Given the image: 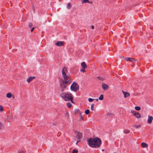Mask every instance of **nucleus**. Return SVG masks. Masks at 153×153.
<instances>
[{
  "label": "nucleus",
  "instance_id": "20",
  "mask_svg": "<svg viewBox=\"0 0 153 153\" xmlns=\"http://www.w3.org/2000/svg\"><path fill=\"white\" fill-rule=\"evenodd\" d=\"M90 112V111L88 109H87L86 110L85 112V113L86 114H88Z\"/></svg>",
  "mask_w": 153,
  "mask_h": 153
},
{
  "label": "nucleus",
  "instance_id": "15",
  "mask_svg": "<svg viewBox=\"0 0 153 153\" xmlns=\"http://www.w3.org/2000/svg\"><path fill=\"white\" fill-rule=\"evenodd\" d=\"M4 110L3 106L0 105V112H2Z\"/></svg>",
  "mask_w": 153,
  "mask_h": 153
},
{
  "label": "nucleus",
  "instance_id": "11",
  "mask_svg": "<svg viewBox=\"0 0 153 153\" xmlns=\"http://www.w3.org/2000/svg\"><path fill=\"white\" fill-rule=\"evenodd\" d=\"M81 65L82 68H86L87 66L84 62H83L81 63Z\"/></svg>",
  "mask_w": 153,
  "mask_h": 153
},
{
  "label": "nucleus",
  "instance_id": "12",
  "mask_svg": "<svg viewBox=\"0 0 153 153\" xmlns=\"http://www.w3.org/2000/svg\"><path fill=\"white\" fill-rule=\"evenodd\" d=\"M134 116L137 118H140L141 117V116L140 114L138 112H137L135 115H134Z\"/></svg>",
  "mask_w": 153,
  "mask_h": 153
},
{
  "label": "nucleus",
  "instance_id": "32",
  "mask_svg": "<svg viewBox=\"0 0 153 153\" xmlns=\"http://www.w3.org/2000/svg\"><path fill=\"white\" fill-rule=\"evenodd\" d=\"M140 125H138L137 126H134V127L136 128H137L139 127H140Z\"/></svg>",
  "mask_w": 153,
  "mask_h": 153
},
{
  "label": "nucleus",
  "instance_id": "35",
  "mask_svg": "<svg viewBox=\"0 0 153 153\" xmlns=\"http://www.w3.org/2000/svg\"><path fill=\"white\" fill-rule=\"evenodd\" d=\"M97 78L100 80H102V78L101 77L99 76L97 77Z\"/></svg>",
  "mask_w": 153,
  "mask_h": 153
},
{
  "label": "nucleus",
  "instance_id": "1",
  "mask_svg": "<svg viewBox=\"0 0 153 153\" xmlns=\"http://www.w3.org/2000/svg\"><path fill=\"white\" fill-rule=\"evenodd\" d=\"M62 74L64 79L61 81L60 83V87L62 91H64V89L67 85L70 84L72 80L70 78V75L68 74L67 68L64 67L62 70Z\"/></svg>",
  "mask_w": 153,
  "mask_h": 153
},
{
  "label": "nucleus",
  "instance_id": "38",
  "mask_svg": "<svg viewBox=\"0 0 153 153\" xmlns=\"http://www.w3.org/2000/svg\"><path fill=\"white\" fill-rule=\"evenodd\" d=\"M66 114H67V117L68 118L69 117L68 113V112H67Z\"/></svg>",
  "mask_w": 153,
  "mask_h": 153
},
{
  "label": "nucleus",
  "instance_id": "25",
  "mask_svg": "<svg viewBox=\"0 0 153 153\" xmlns=\"http://www.w3.org/2000/svg\"><path fill=\"white\" fill-rule=\"evenodd\" d=\"M67 106L68 107H71V104L69 102L67 103Z\"/></svg>",
  "mask_w": 153,
  "mask_h": 153
},
{
  "label": "nucleus",
  "instance_id": "9",
  "mask_svg": "<svg viewBox=\"0 0 153 153\" xmlns=\"http://www.w3.org/2000/svg\"><path fill=\"white\" fill-rule=\"evenodd\" d=\"M35 78V77L34 76L30 77L27 79V81L28 83H29Z\"/></svg>",
  "mask_w": 153,
  "mask_h": 153
},
{
  "label": "nucleus",
  "instance_id": "3",
  "mask_svg": "<svg viewBox=\"0 0 153 153\" xmlns=\"http://www.w3.org/2000/svg\"><path fill=\"white\" fill-rule=\"evenodd\" d=\"M60 96L65 100H70L71 102L74 103L73 101V97L72 94L70 93H63L61 94Z\"/></svg>",
  "mask_w": 153,
  "mask_h": 153
},
{
  "label": "nucleus",
  "instance_id": "8",
  "mask_svg": "<svg viewBox=\"0 0 153 153\" xmlns=\"http://www.w3.org/2000/svg\"><path fill=\"white\" fill-rule=\"evenodd\" d=\"M122 92L124 95V97L125 98L128 97L130 95V93L128 92H126L123 91H122Z\"/></svg>",
  "mask_w": 153,
  "mask_h": 153
},
{
  "label": "nucleus",
  "instance_id": "27",
  "mask_svg": "<svg viewBox=\"0 0 153 153\" xmlns=\"http://www.w3.org/2000/svg\"><path fill=\"white\" fill-rule=\"evenodd\" d=\"M94 99H92L91 98H89L88 99V101L89 102H92Z\"/></svg>",
  "mask_w": 153,
  "mask_h": 153
},
{
  "label": "nucleus",
  "instance_id": "39",
  "mask_svg": "<svg viewBox=\"0 0 153 153\" xmlns=\"http://www.w3.org/2000/svg\"><path fill=\"white\" fill-rule=\"evenodd\" d=\"M79 141H80V140H79L78 141H77V142L76 143V144H77V143H78L79 142Z\"/></svg>",
  "mask_w": 153,
  "mask_h": 153
},
{
  "label": "nucleus",
  "instance_id": "14",
  "mask_svg": "<svg viewBox=\"0 0 153 153\" xmlns=\"http://www.w3.org/2000/svg\"><path fill=\"white\" fill-rule=\"evenodd\" d=\"M12 96V94L11 93L9 92L7 93L6 94V97L8 98H10Z\"/></svg>",
  "mask_w": 153,
  "mask_h": 153
},
{
  "label": "nucleus",
  "instance_id": "18",
  "mask_svg": "<svg viewBox=\"0 0 153 153\" xmlns=\"http://www.w3.org/2000/svg\"><path fill=\"white\" fill-rule=\"evenodd\" d=\"M82 3H91V2H89V0H82Z\"/></svg>",
  "mask_w": 153,
  "mask_h": 153
},
{
  "label": "nucleus",
  "instance_id": "29",
  "mask_svg": "<svg viewBox=\"0 0 153 153\" xmlns=\"http://www.w3.org/2000/svg\"><path fill=\"white\" fill-rule=\"evenodd\" d=\"M28 26L30 28H31L33 26V24L32 23H29L28 25Z\"/></svg>",
  "mask_w": 153,
  "mask_h": 153
},
{
  "label": "nucleus",
  "instance_id": "28",
  "mask_svg": "<svg viewBox=\"0 0 153 153\" xmlns=\"http://www.w3.org/2000/svg\"><path fill=\"white\" fill-rule=\"evenodd\" d=\"M131 58H129V57H126L125 58V59L127 61H130V59Z\"/></svg>",
  "mask_w": 153,
  "mask_h": 153
},
{
  "label": "nucleus",
  "instance_id": "26",
  "mask_svg": "<svg viewBox=\"0 0 153 153\" xmlns=\"http://www.w3.org/2000/svg\"><path fill=\"white\" fill-rule=\"evenodd\" d=\"M94 104H92L91 105V110L92 111H93L94 110Z\"/></svg>",
  "mask_w": 153,
  "mask_h": 153
},
{
  "label": "nucleus",
  "instance_id": "40",
  "mask_svg": "<svg viewBox=\"0 0 153 153\" xmlns=\"http://www.w3.org/2000/svg\"><path fill=\"white\" fill-rule=\"evenodd\" d=\"M80 117L81 119H82L83 118L81 115Z\"/></svg>",
  "mask_w": 153,
  "mask_h": 153
},
{
  "label": "nucleus",
  "instance_id": "37",
  "mask_svg": "<svg viewBox=\"0 0 153 153\" xmlns=\"http://www.w3.org/2000/svg\"><path fill=\"white\" fill-rule=\"evenodd\" d=\"M126 35H124L123 36H121V37H123V38H126V37L125 36Z\"/></svg>",
  "mask_w": 153,
  "mask_h": 153
},
{
  "label": "nucleus",
  "instance_id": "36",
  "mask_svg": "<svg viewBox=\"0 0 153 153\" xmlns=\"http://www.w3.org/2000/svg\"><path fill=\"white\" fill-rule=\"evenodd\" d=\"M94 28V26H93V25L91 26V29H93Z\"/></svg>",
  "mask_w": 153,
  "mask_h": 153
},
{
  "label": "nucleus",
  "instance_id": "31",
  "mask_svg": "<svg viewBox=\"0 0 153 153\" xmlns=\"http://www.w3.org/2000/svg\"><path fill=\"white\" fill-rule=\"evenodd\" d=\"M18 153H24V152L22 150L18 151Z\"/></svg>",
  "mask_w": 153,
  "mask_h": 153
},
{
  "label": "nucleus",
  "instance_id": "42",
  "mask_svg": "<svg viewBox=\"0 0 153 153\" xmlns=\"http://www.w3.org/2000/svg\"><path fill=\"white\" fill-rule=\"evenodd\" d=\"M113 153H115V152H114Z\"/></svg>",
  "mask_w": 153,
  "mask_h": 153
},
{
  "label": "nucleus",
  "instance_id": "10",
  "mask_svg": "<svg viewBox=\"0 0 153 153\" xmlns=\"http://www.w3.org/2000/svg\"><path fill=\"white\" fill-rule=\"evenodd\" d=\"M153 119V117L151 116H149L147 120V122L149 123H152Z\"/></svg>",
  "mask_w": 153,
  "mask_h": 153
},
{
  "label": "nucleus",
  "instance_id": "23",
  "mask_svg": "<svg viewBox=\"0 0 153 153\" xmlns=\"http://www.w3.org/2000/svg\"><path fill=\"white\" fill-rule=\"evenodd\" d=\"M124 132L126 134H128L129 133L130 131L128 130H126L124 131Z\"/></svg>",
  "mask_w": 153,
  "mask_h": 153
},
{
  "label": "nucleus",
  "instance_id": "4",
  "mask_svg": "<svg viewBox=\"0 0 153 153\" xmlns=\"http://www.w3.org/2000/svg\"><path fill=\"white\" fill-rule=\"evenodd\" d=\"M79 86L78 84L74 82L71 86V89L74 91H76L79 89Z\"/></svg>",
  "mask_w": 153,
  "mask_h": 153
},
{
  "label": "nucleus",
  "instance_id": "2",
  "mask_svg": "<svg viewBox=\"0 0 153 153\" xmlns=\"http://www.w3.org/2000/svg\"><path fill=\"white\" fill-rule=\"evenodd\" d=\"M89 146L93 148H97L100 146L101 143L100 139L97 138H90L88 140Z\"/></svg>",
  "mask_w": 153,
  "mask_h": 153
},
{
  "label": "nucleus",
  "instance_id": "24",
  "mask_svg": "<svg viewBox=\"0 0 153 153\" xmlns=\"http://www.w3.org/2000/svg\"><path fill=\"white\" fill-rule=\"evenodd\" d=\"M137 112L135 111L134 110H132L131 111V113L133 114V115H134L135 113Z\"/></svg>",
  "mask_w": 153,
  "mask_h": 153
},
{
  "label": "nucleus",
  "instance_id": "33",
  "mask_svg": "<svg viewBox=\"0 0 153 153\" xmlns=\"http://www.w3.org/2000/svg\"><path fill=\"white\" fill-rule=\"evenodd\" d=\"M2 126V123L0 122V129H1Z\"/></svg>",
  "mask_w": 153,
  "mask_h": 153
},
{
  "label": "nucleus",
  "instance_id": "19",
  "mask_svg": "<svg viewBox=\"0 0 153 153\" xmlns=\"http://www.w3.org/2000/svg\"><path fill=\"white\" fill-rule=\"evenodd\" d=\"M135 109L137 111H139L140 110V108L139 106H135Z\"/></svg>",
  "mask_w": 153,
  "mask_h": 153
},
{
  "label": "nucleus",
  "instance_id": "41",
  "mask_svg": "<svg viewBox=\"0 0 153 153\" xmlns=\"http://www.w3.org/2000/svg\"><path fill=\"white\" fill-rule=\"evenodd\" d=\"M96 100L97 101H98V99H96Z\"/></svg>",
  "mask_w": 153,
  "mask_h": 153
},
{
  "label": "nucleus",
  "instance_id": "22",
  "mask_svg": "<svg viewBox=\"0 0 153 153\" xmlns=\"http://www.w3.org/2000/svg\"><path fill=\"white\" fill-rule=\"evenodd\" d=\"M130 59V61L132 62H134L135 61V60L133 58H131Z\"/></svg>",
  "mask_w": 153,
  "mask_h": 153
},
{
  "label": "nucleus",
  "instance_id": "21",
  "mask_svg": "<svg viewBox=\"0 0 153 153\" xmlns=\"http://www.w3.org/2000/svg\"><path fill=\"white\" fill-rule=\"evenodd\" d=\"M78 152V150L76 149H74L72 152V153H77Z\"/></svg>",
  "mask_w": 153,
  "mask_h": 153
},
{
  "label": "nucleus",
  "instance_id": "17",
  "mask_svg": "<svg viewBox=\"0 0 153 153\" xmlns=\"http://www.w3.org/2000/svg\"><path fill=\"white\" fill-rule=\"evenodd\" d=\"M99 99L101 100H102L103 99V94H101L100 96L99 97Z\"/></svg>",
  "mask_w": 153,
  "mask_h": 153
},
{
  "label": "nucleus",
  "instance_id": "30",
  "mask_svg": "<svg viewBox=\"0 0 153 153\" xmlns=\"http://www.w3.org/2000/svg\"><path fill=\"white\" fill-rule=\"evenodd\" d=\"M85 68H82V69L80 70V71L81 72L82 71L83 73H84L85 71Z\"/></svg>",
  "mask_w": 153,
  "mask_h": 153
},
{
  "label": "nucleus",
  "instance_id": "6",
  "mask_svg": "<svg viewBox=\"0 0 153 153\" xmlns=\"http://www.w3.org/2000/svg\"><path fill=\"white\" fill-rule=\"evenodd\" d=\"M102 88L104 90H108L109 88V86L105 83H102Z\"/></svg>",
  "mask_w": 153,
  "mask_h": 153
},
{
  "label": "nucleus",
  "instance_id": "16",
  "mask_svg": "<svg viewBox=\"0 0 153 153\" xmlns=\"http://www.w3.org/2000/svg\"><path fill=\"white\" fill-rule=\"evenodd\" d=\"M67 8L68 9H70V8L71 7V4L70 3H68V4L67 5Z\"/></svg>",
  "mask_w": 153,
  "mask_h": 153
},
{
  "label": "nucleus",
  "instance_id": "34",
  "mask_svg": "<svg viewBox=\"0 0 153 153\" xmlns=\"http://www.w3.org/2000/svg\"><path fill=\"white\" fill-rule=\"evenodd\" d=\"M34 29H35V27H33L31 30H30L31 32H32Z\"/></svg>",
  "mask_w": 153,
  "mask_h": 153
},
{
  "label": "nucleus",
  "instance_id": "13",
  "mask_svg": "<svg viewBox=\"0 0 153 153\" xmlns=\"http://www.w3.org/2000/svg\"><path fill=\"white\" fill-rule=\"evenodd\" d=\"M141 145L143 148H146L148 146V144L144 142L142 143Z\"/></svg>",
  "mask_w": 153,
  "mask_h": 153
},
{
  "label": "nucleus",
  "instance_id": "5",
  "mask_svg": "<svg viewBox=\"0 0 153 153\" xmlns=\"http://www.w3.org/2000/svg\"><path fill=\"white\" fill-rule=\"evenodd\" d=\"M82 137V134L81 132L79 131L76 132V138L78 140H81Z\"/></svg>",
  "mask_w": 153,
  "mask_h": 153
},
{
  "label": "nucleus",
  "instance_id": "7",
  "mask_svg": "<svg viewBox=\"0 0 153 153\" xmlns=\"http://www.w3.org/2000/svg\"><path fill=\"white\" fill-rule=\"evenodd\" d=\"M64 42L62 41H58L56 43V45L59 47L63 46L64 45Z\"/></svg>",
  "mask_w": 153,
  "mask_h": 153
}]
</instances>
